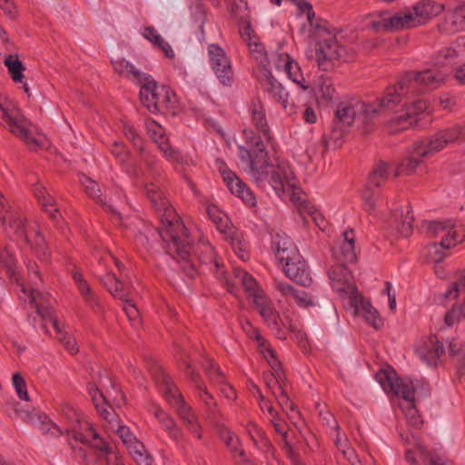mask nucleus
<instances>
[{
	"label": "nucleus",
	"mask_w": 465,
	"mask_h": 465,
	"mask_svg": "<svg viewBox=\"0 0 465 465\" xmlns=\"http://www.w3.org/2000/svg\"><path fill=\"white\" fill-rule=\"evenodd\" d=\"M287 328L294 333V339L298 342L299 346L302 350L304 354H309L311 352V345L309 340L306 336V333L302 331H297L295 324L292 322L288 324Z\"/></svg>",
	"instance_id": "58"
},
{
	"label": "nucleus",
	"mask_w": 465,
	"mask_h": 465,
	"mask_svg": "<svg viewBox=\"0 0 465 465\" xmlns=\"http://www.w3.org/2000/svg\"><path fill=\"white\" fill-rule=\"evenodd\" d=\"M0 262L10 272V275L14 274V269L15 267V247L12 245H5L0 249Z\"/></svg>",
	"instance_id": "51"
},
{
	"label": "nucleus",
	"mask_w": 465,
	"mask_h": 465,
	"mask_svg": "<svg viewBox=\"0 0 465 465\" xmlns=\"http://www.w3.org/2000/svg\"><path fill=\"white\" fill-rule=\"evenodd\" d=\"M447 145L439 132L414 143L411 153L419 157H429L440 152Z\"/></svg>",
	"instance_id": "24"
},
{
	"label": "nucleus",
	"mask_w": 465,
	"mask_h": 465,
	"mask_svg": "<svg viewBox=\"0 0 465 465\" xmlns=\"http://www.w3.org/2000/svg\"><path fill=\"white\" fill-rule=\"evenodd\" d=\"M163 240L167 243V252L181 263V268L189 278L197 274V267L191 258L192 244L183 220L173 208L161 214L159 228Z\"/></svg>",
	"instance_id": "3"
},
{
	"label": "nucleus",
	"mask_w": 465,
	"mask_h": 465,
	"mask_svg": "<svg viewBox=\"0 0 465 465\" xmlns=\"http://www.w3.org/2000/svg\"><path fill=\"white\" fill-rule=\"evenodd\" d=\"M448 75L440 70L425 69L422 71L406 72L401 78L409 87L412 95L421 90H434L445 84Z\"/></svg>",
	"instance_id": "13"
},
{
	"label": "nucleus",
	"mask_w": 465,
	"mask_h": 465,
	"mask_svg": "<svg viewBox=\"0 0 465 465\" xmlns=\"http://www.w3.org/2000/svg\"><path fill=\"white\" fill-rule=\"evenodd\" d=\"M417 353L430 365H435L444 353L443 345L439 342L436 336L430 335L416 349Z\"/></svg>",
	"instance_id": "29"
},
{
	"label": "nucleus",
	"mask_w": 465,
	"mask_h": 465,
	"mask_svg": "<svg viewBox=\"0 0 465 465\" xmlns=\"http://www.w3.org/2000/svg\"><path fill=\"white\" fill-rule=\"evenodd\" d=\"M413 222V212L408 209L405 213H394V221L392 223L398 233L401 237L407 238L412 233Z\"/></svg>",
	"instance_id": "38"
},
{
	"label": "nucleus",
	"mask_w": 465,
	"mask_h": 465,
	"mask_svg": "<svg viewBox=\"0 0 465 465\" xmlns=\"http://www.w3.org/2000/svg\"><path fill=\"white\" fill-rule=\"evenodd\" d=\"M328 276L331 285L341 296L351 300L358 293L353 276L343 265H333L329 269Z\"/></svg>",
	"instance_id": "17"
},
{
	"label": "nucleus",
	"mask_w": 465,
	"mask_h": 465,
	"mask_svg": "<svg viewBox=\"0 0 465 465\" xmlns=\"http://www.w3.org/2000/svg\"><path fill=\"white\" fill-rule=\"evenodd\" d=\"M362 117L365 122L371 120L369 118V104L359 100H351L341 102L338 104L335 111V124L339 126L333 129L336 134L334 145H340L339 140L342 137V127L351 126L356 117Z\"/></svg>",
	"instance_id": "11"
},
{
	"label": "nucleus",
	"mask_w": 465,
	"mask_h": 465,
	"mask_svg": "<svg viewBox=\"0 0 465 465\" xmlns=\"http://www.w3.org/2000/svg\"><path fill=\"white\" fill-rule=\"evenodd\" d=\"M143 36L144 38L149 40L153 45L160 48L164 53L165 56L169 58L173 57L174 54L171 46L167 42H165L164 38L158 34L157 31H144Z\"/></svg>",
	"instance_id": "49"
},
{
	"label": "nucleus",
	"mask_w": 465,
	"mask_h": 465,
	"mask_svg": "<svg viewBox=\"0 0 465 465\" xmlns=\"http://www.w3.org/2000/svg\"><path fill=\"white\" fill-rule=\"evenodd\" d=\"M421 163V160L417 157H406L400 163L394 164L393 177L398 178L400 176H408L415 173Z\"/></svg>",
	"instance_id": "42"
},
{
	"label": "nucleus",
	"mask_w": 465,
	"mask_h": 465,
	"mask_svg": "<svg viewBox=\"0 0 465 465\" xmlns=\"http://www.w3.org/2000/svg\"><path fill=\"white\" fill-rule=\"evenodd\" d=\"M344 241L337 250L333 251V256L341 264L345 262H353L356 261V253L354 247V232L352 231H346L343 233Z\"/></svg>",
	"instance_id": "32"
},
{
	"label": "nucleus",
	"mask_w": 465,
	"mask_h": 465,
	"mask_svg": "<svg viewBox=\"0 0 465 465\" xmlns=\"http://www.w3.org/2000/svg\"><path fill=\"white\" fill-rule=\"evenodd\" d=\"M73 278L84 300L91 301L94 298L92 290L86 281L83 278L82 274L80 272H74Z\"/></svg>",
	"instance_id": "62"
},
{
	"label": "nucleus",
	"mask_w": 465,
	"mask_h": 465,
	"mask_svg": "<svg viewBox=\"0 0 465 465\" xmlns=\"http://www.w3.org/2000/svg\"><path fill=\"white\" fill-rule=\"evenodd\" d=\"M241 36L246 42L250 54L257 61L255 74L260 84L273 99L282 104L287 114L296 113L301 101L294 90L284 87L272 74L271 61L256 31H243Z\"/></svg>",
	"instance_id": "2"
},
{
	"label": "nucleus",
	"mask_w": 465,
	"mask_h": 465,
	"mask_svg": "<svg viewBox=\"0 0 465 465\" xmlns=\"http://www.w3.org/2000/svg\"><path fill=\"white\" fill-rule=\"evenodd\" d=\"M145 129L149 137L158 145L163 156L170 162L179 163L182 161L181 154L172 147L168 138L165 136V131L157 122L149 119L145 122Z\"/></svg>",
	"instance_id": "19"
},
{
	"label": "nucleus",
	"mask_w": 465,
	"mask_h": 465,
	"mask_svg": "<svg viewBox=\"0 0 465 465\" xmlns=\"http://www.w3.org/2000/svg\"><path fill=\"white\" fill-rule=\"evenodd\" d=\"M263 321L267 323L268 327L273 331H280L281 324L282 321L280 318L279 312L275 310L274 306H271L266 310H263L261 313H259Z\"/></svg>",
	"instance_id": "53"
},
{
	"label": "nucleus",
	"mask_w": 465,
	"mask_h": 465,
	"mask_svg": "<svg viewBox=\"0 0 465 465\" xmlns=\"http://www.w3.org/2000/svg\"><path fill=\"white\" fill-rule=\"evenodd\" d=\"M104 286L110 294L122 302H127L132 296V286L121 282L114 274L108 272L101 278Z\"/></svg>",
	"instance_id": "31"
},
{
	"label": "nucleus",
	"mask_w": 465,
	"mask_h": 465,
	"mask_svg": "<svg viewBox=\"0 0 465 465\" xmlns=\"http://www.w3.org/2000/svg\"><path fill=\"white\" fill-rule=\"evenodd\" d=\"M351 304L355 307V312L373 328L379 329L382 324V321L377 310L365 300L359 292L351 300Z\"/></svg>",
	"instance_id": "26"
},
{
	"label": "nucleus",
	"mask_w": 465,
	"mask_h": 465,
	"mask_svg": "<svg viewBox=\"0 0 465 465\" xmlns=\"http://www.w3.org/2000/svg\"><path fill=\"white\" fill-rule=\"evenodd\" d=\"M191 26L194 29H203L207 18L206 11L201 0L190 7Z\"/></svg>",
	"instance_id": "45"
},
{
	"label": "nucleus",
	"mask_w": 465,
	"mask_h": 465,
	"mask_svg": "<svg viewBox=\"0 0 465 465\" xmlns=\"http://www.w3.org/2000/svg\"><path fill=\"white\" fill-rule=\"evenodd\" d=\"M203 369L206 371L210 381L213 383H223V376L219 370L215 367L211 360H207L206 363L203 364Z\"/></svg>",
	"instance_id": "61"
},
{
	"label": "nucleus",
	"mask_w": 465,
	"mask_h": 465,
	"mask_svg": "<svg viewBox=\"0 0 465 465\" xmlns=\"http://www.w3.org/2000/svg\"><path fill=\"white\" fill-rule=\"evenodd\" d=\"M427 234L440 240L442 249H450L464 241L465 234L461 227H457L450 221H433L427 226Z\"/></svg>",
	"instance_id": "14"
},
{
	"label": "nucleus",
	"mask_w": 465,
	"mask_h": 465,
	"mask_svg": "<svg viewBox=\"0 0 465 465\" xmlns=\"http://www.w3.org/2000/svg\"><path fill=\"white\" fill-rule=\"evenodd\" d=\"M439 103L440 108L448 113H456L460 109L457 98L450 94H441Z\"/></svg>",
	"instance_id": "59"
},
{
	"label": "nucleus",
	"mask_w": 465,
	"mask_h": 465,
	"mask_svg": "<svg viewBox=\"0 0 465 465\" xmlns=\"http://www.w3.org/2000/svg\"><path fill=\"white\" fill-rule=\"evenodd\" d=\"M140 99L151 113L175 114V94L168 86L159 85L153 80H148L142 85Z\"/></svg>",
	"instance_id": "8"
},
{
	"label": "nucleus",
	"mask_w": 465,
	"mask_h": 465,
	"mask_svg": "<svg viewBox=\"0 0 465 465\" xmlns=\"http://www.w3.org/2000/svg\"><path fill=\"white\" fill-rule=\"evenodd\" d=\"M444 26L465 29V5L457 6L445 15Z\"/></svg>",
	"instance_id": "44"
},
{
	"label": "nucleus",
	"mask_w": 465,
	"mask_h": 465,
	"mask_svg": "<svg viewBox=\"0 0 465 465\" xmlns=\"http://www.w3.org/2000/svg\"><path fill=\"white\" fill-rule=\"evenodd\" d=\"M126 449L137 465H153L152 456L138 439L131 442Z\"/></svg>",
	"instance_id": "41"
},
{
	"label": "nucleus",
	"mask_w": 465,
	"mask_h": 465,
	"mask_svg": "<svg viewBox=\"0 0 465 465\" xmlns=\"http://www.w3.org/2000/svg\"><path fill=\"white\" fill-rule=\"evenodd\" d=\"M278 391H280V395H277L275 391H272V395L274 396L282 410L286 412L287 416L290 419H294L295 415H299V413L295 411L293 403L291 402L288 395L282 388V386H278Z\"/></svg>",
	"instance_id": "48"
},
{
	"label": "nucleus",
	"mask_w": 465,
	"mask_h": 465,
	"mask_svg": "<svg viewBox=\"0 0 465 465\" xmlns=\"http://www.w3.org/2000/svg\"><path fill=\"white\" fill-rule=\"evenodd\" d=\"M270 61L272 71H273V69L279 72L282 70L292 81L300 84L302 90H307L309 88V85L305 84L299 64L290 56L289 54H277ZM272 74L274 76L273 72H272Z\"/></svg>",
	"instance_id": "21"
},
{
	"label": "nucleus",
	"mask_w": 465,
	"mask_h": 465,
	"mask_svg": "<svg viewBox=\"0 0 465 465\" xmlns=\"http://www.w3.org/2000/svg\"><path fill=\"white\" fill-rule=\"evenodd\" d=\"M273 427L275 430L282 436L283 441V450L289 459L292 461H297L299 454L295 450V447L292 444V442L288 440L287 431L284 430L283 425L281 422L272 420Z\"/></svg>",
	"instance_id": "50"
},
{
	"label": "nucleus",
	"mask_w": 465,
	"mask_h": 465,
	"mask_svg": "<svg viewBox=\"0 0 465 465\" xmlns=\"http://www.w3.org/2000/svg\"><path fill=\"white\" fill-rule=\"evenodd\" d=\"M96 409L100 417L104 420L103 426L104 430L116 433L125 447L137 439L130 428L123 423L119 415L111 406L96 403Z\"/></svg>",
	"instance_id": "15"
},
{
	"label": "nucleus",
	"mask_w": 465,
	"mask_h": 465,
	"mask_svg": "<svg viewBox=\"0 0 465 465\" xmlns=\"http://www.w3.org/2000/svg\"><path fill=\"white\" fill-rule=\"evenodd\" d=\"M32 191L35 200L42 206L43 210L49 213L51 219L55 220L58 210L54 208V199L48 193L45 185L41 183H35L33 184Z\"/></svg>",
	"instance_id": "33"
},
{
	"label": "nucleus",
	"mask_w": 465,
	"mask_h": 465,
	"mask_svg": "<svg viewBox=\"0 0 465 465\" xmlns=\"http://www.w3.org/2000/svg\"><path fill=\"white\" fill-rule=\"evenodd\" d=\"M124 302V312L127 318L131 322H136L140 319V312L132 298L127 299V302Z\"/></svg>",
	"instance_id": "64"
},
{
	"label": "nucleus",
	"mask_w": 465,
	"mask_h": 465,
	"mask_svg": "<svg viewBox=\"0 0 465 465\" xmlns=\"http://www.w3.org/2000/svg\"><path fill=\"white\" fill-rule=\"evenodd\" d=\"M216 431L220 440L225 444L233 456H244V450L241 449L239 439L228 427L223 424H219L216 427Z\"/></svg>",
	"instance_id": "35"
},
{
	"label": "nucleus",
	"mask_w": 465,
	"mask_h": 465,
	"mask_svg": "<svg viewBox=\"0 0 465 465\" xmlns=\"http://www.w3.org/2000/svg\"><path fill=\"white\" fill-rule=\"evenodd\" d=\"M270 61L272 71H273V69L279 72L282 70L292 81L300 84L302 90H307L309 88V85L305 84L299 64L290 56L289 54H277ZM272 74L274 76L273 72H272Z\"/></svg>",
	"instance_id": "20"
},
{
	"label": "nucleus",
	"mask_w": 465,
	"mask_h": 465,
	"mask_svg": "<svg viewBox=\"0 0 465 465\" xmlns=\"http://www.w3.org/2000/svg\"><path fill=\"white\" fill-rule=\"evenodd\" d=\"M207 213L217 229L224 235L225 240L230 242L239 258L243 261L246 260L248 253L242 234L229 222L227 215L215 205L208 206Z\"/></svg>",
	"instance_id": "12"
},
{
	"label": "nucleus",
	"mask_w": 465,
	"mask_h": 465,
	"mask_svg": "<svg viewBox=\"0 0 465 465\" xmlns=\"http://www.w3.org/2000/svg\"><path fill=\"white\" fill-rule=\"evenodd\" d=\"M315 41V60L322 71L330 70L335 60L341 57L342 45L333 31H317L313 35Z\"/></svg>",
	"instance_id": "10"
},
{
	"label": "nucleus",
	"mask_w": 465,
	"mask_h": 465,
	"mask_svg": "<svg viewBox=\"0 0 465 465\" xmlns=\"http://www.w3.org/2000/svg\"><path fill=\"white\" fill-rule=\"evenodd\" d=\"M335 94V89L331 79L327 77H321L315 88V95L317 99L323 102H330L332 100Z\"/></svg>",
	"instance_id": "46"
},
{
	"label": "nucleus",
	"mask_w": 465,
	"mask_h": 465,
	"mask_svg": "<svg viewBox=\"0 0 465 465\" xmlns=\"http://www.w3.org/2000/svg\"><path fill=\"white\" fill-rule=\"evenodd\" d=\"M163 395L168 403L176 410L184 426L198 420L192 408L185 403L181 392L174 384L164 381Z\"/></svg>",
	"instance_id": "18"
},
{
	"label": "nucleus",
	"mask_w": 465,
	"mask_h": 465,
	"mask_svg": "<svg viewBox=\"0 0 465 465\" xmlns=\"http://www.w3.org/2000/svg\"><path fill=\"white\" fill-rule=\"evenodd\" d=\"M29 229L28 233L24 240L35 251V252L41 258H47L50 255L47 242L42 233L40 225L32 221L27 224Z\"/></svg>",
	"instance_id": "27"
},
{
	"label": "nucleus",
	"mask_w": 465,
	"mask_h": 465,
	"mask_svg": "<svg viewBox=\"0 0 465 465\" xmlns=\"http://www.w3.org/2000/svg\"><path fill=\"white\" fill-rule=\"evenodd\" d=\"M12 382L19 398L23 401H28L30 400L28 392L26 391V384L25 379L19 372L13 374Z\"/></svg>",
	"instance_id": "60"
},
{
	"label": "nucleus",
	"mask_w": 465,
	"mask_h": 465,
	"mask_svg": "<svg viewBox=\"0 0 465 465\" xmlns=\"http://www.w3.org/2000/svg\"><path fill=\"white\" fill-rule=\"evenodd\" d=\"M427 107L428 104L423 99H417L411 103L407 101V105L404 108L403 114L396 115L393 120L396 124H402L404 127L411 125L412 124V116L424 112Z\"/></svg>",
	"instance_id": "34"
},
{
	"label": "nucleus",
	"mask_w": 465,
	"mask_h": 465,
	"mask_svg": "<svg viewBox=\"0 0 465 465\" xmlns=\"http://www.w3.org/2000/svg\"><path fill=\"white\" fill-rule=\"evenodd\" d=\"M250 112L254 125L270 139L269 126L265 117V110L260 100L252 102Z\"/></svg>",
	"instance_id": "39"
},
{
	"label": "nucleus",
	"mask_w": 465,
	"mask_h": 465,
	"mask_svg": "<svg viewBox=\"0 0 465 465\" xmlns=\"http://www.w3.org/2000/svg\"><path fill=\"white\" fill-rule=\"evenodd\" d=\"M145 193L153 207L159 212L165 213L167 209L173 208L157 184L153 183L145 184Z\"/></svg>",
	"instance_id": "36"
},
{
	"label": "nucleus",
	"mask_w": 465,
	"mask_h": 465,
	"mask_svg": "<svg viewBox=\"0 0 465 465\" xmlns=\"http://www.w3.org/2000/svg\"><path fill=\"white\" fill-rule=\"evenodd\" d=\"M419 24V21L416 22L413 11L404 8L389 18L383 17L379 21H372L371 26L372 29H402L404 27H418Z\"/></svg>",
	"instance_id": "22"
},
{
	"label": "nucleus",
	"mask_w": 465,
	"mask_h": 465,
	"mask_svg": "<svg viewBox=\"0 0 465 465\" xmlns=\"http://www.w3.org/2000/svg\"><path fill=\"white\" fill-rule=\"evenodd\" d=\"M376 381L387 392L401 398L400 408L401 409L407 422L419 428L423 423L420 415L414 404V388L411 381L397 377L394 371L380 370L375 375Z\"/></svg>",
	"instance_id": "5"
},
{
	"label": "nucleus",
	"mask_w": 465,
	"mask_h": 465,
	"mask_svg": "<svg viewBox=\"0 0 465 465\" xmlns=\"http://www.w3.org/2000/svg\"><path fill=\"white\" fill-rule=\"evenodd\" d=\"M82 183H83V185L84 187V190H85L86 193L91 198H93L94 200L97 201L101 204H104V200L102 198L101 190L99 188L98 183L95 181L92 180L89 177H84L82 180Z\"/></svg>",
	"instance_id": "54"
},
{
	"label": "nucleus",
	"mask_w": 465,
	"mask_h": 465,
	"mask_svg": "<svg viewBox=\"0 0 465 465\" xmlns=\"http://www.w3.org/2000/svg\"><path fill=\"white\" fill-rule=\"evenodd\" d=\"M2 224L7 233H13L17 237L25 238L29 229L27 224L32 221H28L24 215L15 212H6L1 218Z\"/></svg>",
	"instance_id": "28"
},
{
	"label": "nucleus",
	"mask_w": 465,
	"mask_h": 465,
	"mask_svg": "<svg viewBox=\"0 0 465 465\" xmlns=\"http://www.w3.org/2000/svg\"><path fill=\"white\" fill-rule=\"evenodd\" d=\"M442 138L446 140L447 145L465 140V126L452 125L438 131Z\"/></svg>",
	"instance_id": "47"
},
{
	"label": "nucleus",
	"mask_w": 465,
	"mask_h": 465,
	"mask_svg": "<svg viewBox=\"0 0 465 465\" xmlns=\"http://www.w3.org/2000/svg\"><path fill=\"white\" fill-rule=\"evenodd\" d=\"M412 9L416 22L419 21V26H421L426 25L434 16L440 15L444 10V5L434 0H421Z\"/></svg>",
	"instance_id": "30"
},
{
	"label": "nucleus",
	"mask_w": 465,
	"mask_h": 465,
	"mask_svg": "<svg viewBox=\"0 0 465 465\" xmlns=\"http://www.w3.org/2000/svg\"><path fill=\"white\" fill-rule=\"evenodd\" d=\"M211 64L223 84L229 82L232 74L231 64L223 50L217 45L209 46Z\"/></svg>",
	"instance_id": "25"
},
{
	"label": "nucleus",
	"mask_w": 465,
	"mask_h": 465,
	"mask_svg": "<svg viewBox=\"0 0 465 465\" xmlns=\"http://www.w3.org/2000/svg\"><path fill=\"white\" fill-rule=\"evenodd\" d=\"M411 96V92L401 76L394 85L386 89L382 96L368 103L369 118L372 120L380 115L391 116L395 124L394 117L403 114L407 100Z\"/></svg>",
	"instance_id": "6"
},
{
	"label": "nucleus",
	"mask_w": 465,
	"mask_h": 465,
	"mask_svg": "<svg viewBox=\"0 0 465 465\" xmlns=\"http://www.w3.org/2000/svg\"><path fill=\"white\" fill-rule=\"evenodd\" d=\"M243 134L246 145L240 146V157L248 162L252 179L260 187L270 186L278 193H288L300 214H309L316 225L323 230V218L310 205L289 163H271L262 138L252 131H244Z\"/></svg>",
	"instance_id": "1"
},
{
	"label": "nucleus",
	"mask_w": 465,
	"mask_h": 465,
	"mask_svg": "<svg viewBox=\"0 0 465 465\" xmlns=\"http://www.w3.org/2000/svg\"><path fill=\"white\" fill-rule=\"evenodd\" d=\"M281 262L288 278L303 285L308 286L312 282L306 262L301 257L296 247L291 248V255H282Z\"/></svg>",
	"instance_id": "16"
},
{
	"label": "nucleus",
	"mask_w": 465,
	"mask_h": 465,
	"mask_svg": "<svg viewBox=\"0 0 465 465\" xmlns=\"http://www.w3.org/2000/svg\"><path fill=\"white\" fill-rule=\"evenodd\" d=\"M114 67L120 74H132L134 78H140L141 73L125 59L119 58L114 62Z\"/></svg>",
	"instance_id": "55"
},
{
	"label": "nucleus",
	"mask_w": 465,
	"mask_h": 465,
	"mask_svg": "<svg viewBox=\"0 0 465 465\" xmlns=\"http://www.w3.org/2000/svg\"><path fill=\"white\" fill-rule=\"evenodd\" d=\"M391 170L394 171L393 163L379 161L369 174V182L377 187L381 186L389 178Z\"/></svg>",
	"instance_id": "40"
},
{
	"label": "nucleus",
	"mask_w": 465,
	"mask_h": 465,
	"mask_svg": "<svg viewBox=\"0 0 465 465\" xmlns=\"http://www.w3.org/2000/svg\"><path fill=\"white\" fill-rule=\"evenodd\" d=\"M318 317L325 322H334L337 319V311L331 302H324L317 310Z\"/></svg>",
	"instance_id": "56"
},
{
	"label": "nucleus",
	"mask_w": 465,
	"mask_h": 465,
	"mask_svg": "<svg viewBox=\"0 0 465 465\" xmlns=\"http://www.w3.org/2000/svg\"><path fill=\"white\" fill-rule=\"evenodd\" d=\"M188 373L199 390L200 401L205 405L210 413H216L218 411V404L214 397L208 391L206 386L200 381V376L194 373L193 371H189Z\"/></svg>",
	"instance_id": "37"
},
{
	"label": "nucleus",
	"mask_w": 465,
	"mask_h": 465,
	"mask_svg": "<svg viewBox=\"0 0 465 465\" xmlns=\"http://www.w3.org/2000/svg\"><path fill=\"white\" fill-rule=\"evenodd\" d=\"M0 124L23 141L31 151H37L47 145L45 135H35L32 123L13 101L4 95H0Z\"/></svg>",
	"instance_id": "4"
},
{
	"label": "nucleus",
	"mask_w": 465,
	"mask_h": 465,
	"mask_svg": "<svg viewBox=\"0 0 465 465\" xmlns=\"http://www.w3.org/2000/svg\"><path fill=\"white\" fill-rule=\"evenodd\" d=\"M335 444L336 447L341 451L344 457L351 463V465H362L355 450L349 447L348 440L346 438L341 439L340 436H337Z\"/></svg>",
	"instance_id": "52"
},
{
	"label": "nucleus",
	"mask_w": 465,
	"mask_h": 465,
	"mask_svg": "<svg viewBox=\"0 0 465 465\" xmlns=\"http://www.w3.org/2000/svg\"><path fill=\"white\" fill-rule=\"evenodd\" d=\"M228 291L232 292L237 285H242L246 298L252 303L254 309L261 313L263 310L273 305L272 300L259 286L255 279L245 271L235 268L232 272V278L227 281Z\"/></svg>",
	"instance_id": "9"
},
{
	"label": "nucleus",
	"mask_w": 465,
	"mask_h": 465,
	"mask_svg": "<svg viewBox=\"0 0 465 465\" xmlns=\"http://www.w3.org/2000/svg\"><path fill=\"white\" fill-rule=\"evenodd\" d=\"M224 182L231 190V192L241 198L246 204L254 206L256 204V198L253 193L246 187V185L233 173L232 171L227 170L226 165L221 163L219 166Z\"/></svg>",
	"instance_id": "23"
},
{
	"label": "nucleus",
	"mask_w": 465,
	"mask_h": 465,
	"mask_svg": "<svg viewBox=\"0 0 465 465\" xmlns=\"http://www.w3.org/2000/svg\"><path fill=\"white\" fill-rule=\"evenodd\" d=\"M21 292L24 293L22 299H28L29 302L35 305L37 313L41 315L44 322H49L57 334V340L64 346V350L71 355H76L79 352V346L75 338L65 331L64 324H61L52 308H45L43 303L39 302L41 294L35 290L26 289L25 284H21Z\"/></svg>",
	"instance_id": "7"
},
{
	"label": "nucleus",
	"mask_w": 465,
	"mask_h": 465,
	"mask_svg": "<svg viewBox=\"0 0 465 465\" xmlns=\"http://www.w3.org/2000/svg\"><path fill=\"white\" fill-rule=\"evenodd\" d=\"M362 200L365 210L371 213L375 211L379 201V193L371 188H365L362 193Z\"/></svg>",
	"instance_id": "57"
},
{
	"label": "nucleus",
	"mask_w": 465,
	"mask_h": 465,
	"mask_svg": "<svg viewBox=\"0 0 465 465\" xmlns=\"http://www.w3.org/2000/svg\"><path fill=\"white\" fill-rule=\"evenodd\" d=\"M5 65L7 67L8 74L12 80L15 83H22L25 77L24 71L25 67L23 63L19 60L17 54H9L4 61Z\"/></svg>",
	"instance_id": "43"
},
{
	"label": "nucleus",
	"mask_w": 465,
	"mask_h": 465,
	"mask_svg": "<svg viewBox=\"0 0 465 465\" xmlns=\"http://www.w3.org/2000/svg\"><path fill=\"white\" fill-rule=\"evenodd\" d=\"M124 134L127 139H129L134 145V147L139 151V153L143 152V143L142 138L136 134L134 128L131 125H124Z\"/></svg>",
	"instance_id": "63"
}]
</instances>
